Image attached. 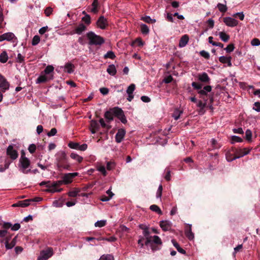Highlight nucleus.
<instances>
[{"mask_svg": "<svg viewBox=\"0 0 260 260\" xmlns=\"http://www.w3.org/2000/svg\"><path fill=\"white\" fill-rule=\"evenodd\" d=\"M143 234L146 238L145 244L146 245H148L151 239V236H150V233L149 231L148 228L143 231Z\"/></svg>", "mask_w": 260, "mask_h": 260, "instance_id": "obj_24", "label": "nucleus"}, {"mask_svg": "<svg viewBox=\"0 0 260 260\" xmlns=\"http://www.w3.org/2000/svg\"><path fill=\"white\" fill-rule=\"evenodd\" d=\"M28 150L30 153H34L36 150V145L34 144H30L28 147Z\"/></svg>", "mask_w": 260, "mask_h": 260, "instance_id": "obj_59", "label": "nucleus"}, {"mask_svg": "<svg viewBox=\"0 0 260 260\" xmlns=\"http://www.w3.org/2000/svg\"><path fill=\"white\" fill-rule=\"evenodd\" d=\"M159 225L164 231H168L171 229V223L169 221H161L159 223Z\"/></svg>", "mask_w": 260, "mask_h": 260, "instance_id": "obj_19", "label": "nucleus"}, {"mask_svg": "<svg viewBox=\"0 0 260 260\" xmlns=\"http://www.w3.org/2000/svg\"><path fill=\"white\" fill-rule=\"evenodd\" d=\"M99 122L102 126V127L103 128H106L107 129H109L111 128V126H110V125H108L106 124V123L105 122V121L103 119V118H100V120H99Z\"/></svg>", "mask_w": 260, "mask_h": 260, "instance_id": "obj_56", "label": "nucleus"}, {"mask_svg": "<svg viewBox=\"0 0 260 260\" xmlns=\"http://www.w3.org/2000/svg\"><path fill=\"white\" fill-rule=\"evenodd\" d=\"M106 220H100L98 221L94 224L95 226L96 227H103L106 225Z\"/></svg>", "mask_w": 260, "mask_h": 260, "instance_id": "obj_55", "label": "nucleus"}, {"mask_svg": "<svg viewBox=\"0 0 260 260\" xmlns=\"http://www.w3.org/2000/svg\"><path fill=\"white\" fill-rule=\"evenodd\" d=\"M252 138V132L251 131L248 129L246 130L245 132V139L248 141H250L251 140Z\"/></svg>", "mask_w": 260, "mask_h": 260, "instance_id": "obj_49", "label": "nucleus"}, {"mask_svg": "<svg viewBox=\"0 0 260 260\" xmlns=\"http://www.w3.org/2000/svg\"><path fill=\"white\" fill-rule=\"evenodd\" d=\"M86 36L89 40L88 44L90 45L101 46L105 42L104 38L96 35L93 31L87 33Z\"/></svg>", "mask_w": 260, "mask_h": 260, "instance_id": "obj_3", "label": "nucleus"}, {"mask_svg": "<svg viewBox=\"0 0 260 260\" xmlns=\"http://www.w3.org/2000/svg\"><path fill=\"white\" fill-rule=\"evenodd\" d=\"M66 71L68 73H72L74 72V66L73 64L71 63H67L66 64L65 66Z\"/></svg>", "mask_w": 260, "mask_h": 260, "instance_id": "obj_32", "label": "nucleus"}, {"mask_svg": "<svg viewBox=\"0 0 260 260\" xmlns=\"http://www.w3.org/2000/svg\"><path fill=\"white\" fill-rule=\"evenodd\" d=\"M53 9L51 7H47L45 9L44 13L46 16H49L52 13Z\"/></svg>", "mask_w": 260, "mask_h": 260, "instance_id": "obj_60", "label": "nucleus"}, {"mask_svg": "<svg viewBox=\"0 0 260 260\" xmlns=\"http://www.w3.org/2000/svg\"><path fill=\"white\" fill-rule=\"evenodd\" d=\"M97 170L99 172H101L104 176H106L107 175V172H106L105 166H100L98 167Z\"/></svg>", "mask_w": 260, "mask_h": 260, "instance_id": "obj_52", "label": "nucleus"}, {"mask_svg": "<svg viewBox=\"0 0 260 260\" xmlns=\"http://www.w3.org/2000/svg\"><path fill=\"white\" fill-rule=\"evenodd\" d=\"M15 37V35L12 32H6L0 36V42L4 40L10 41Z\"/></svg>", "mask_w": 260, "mask_h": 260, "instance_id": "obj_18", "label": "nucleus"}, {"mask_svg": "<svg viewBox=\"0 0 260 260\" xmlns=\"http://www.w3.org/2000/svg\"><path fill=\"white\" fill-rule=\"evenodd\" d=\"M40 41V37L38 35H36L34 37L31 44L33 46L37 45Z\"/></svg>", "mask_w": 260, "mask_h": 260, "instance_id": "obj_48", "label": "nucleus"}, {"mask_svg": "<svg viewBox=\"0 0 260 260\" xmlns=\"http://www.w3.org/2000/svg\"><path fill=\"white\" fill-rule=\"evenodd\" d=\"M173 80V78L171 75L168 76L166 77L164 79V82L165 83H171Z\"/></svg>", "mask_w": 260, "mask_h": 260, "instance_id": "obj_62", "label": "nucleus"}, {"mask_svg": "<svg viewBox=\"0 0 260 260\" xmlns=\"http://www.w3.org/2000/svg\"><path fill=\"white\" fill-rule=\"evenodd\" d=\"M114 116L118 118L123 124H125L127 122L123 111L118 107L110 108L104 114L105 118L106 119L107 121L109 122L113 120Z\"/></svg>", "mask_w": 260, "mask_h": 260, "instance_id": "obj_1", "label": "nucleus"}, {"mask_svg": "<svg viewBox=\"0 0 260 260\" xmlns=\"http://www.w3.org/2000/svg\"><path fill=\"white\" fill-rule=\"evenodd\" d=\"M54 70V68L52 66H48L44 70V72L45 74L48 75L50 74L51 73L53 72Z\"/></svg>", "mask_w": 260, "mask_h": 260, "instance_id": "obj_46", "label": "nucleus"}, {"mask_svg": "<svg viewBox=\"0 0 260 260\" xmlns=\"http://www.w3.org/2000/svg\"><path fill=\"white\" fill-rule=\"evenodd\" d=\"M172 242L174 246V247L177 249L178 251L182 254H185L186 251L184 249L182 248L179 244L176 242V241L174 239L172 240Z\"/></svg>", "mask_w": 260, "mask_h": 260, "instance_id": "obj_27", "label": "nucleus"}, {"mask_svg": "<svg viewBox=\"0 0 260 260\" xmlns=\"http://www.w3.org/2000/svg\"><path fill=\"white\" fill-rule=\"evenodd\" d=\"M100 92L103 95L107 94L109 92V89L106 87H102L100 88Z\"/></svg>", "mask_w": 260, "mask_h": 260, "instance_id": "obj_61", "label": "nucleus"}, {"mask_svg": "<svg viewBox=\"0 0 260 260\" xmlns=\"http://www.w3.org/2000/svg\"><path fill=\"white\" fill-rule=\"evenodd\" d=\"M182 113V111H180L178 109H176L174 112H173V114H172V116L174 117V118L175 119V120H178L180 116V115Z\"/></svg>", "mask_w": 260, "mask_h": 260, "instance_id": "obj_40", "label": "nucleus"}, {"mask_svg": "<svg viewBox=\"0 0 260 260\" xmlns=\"http://www.w3.org/2000/svg\"><path fill=\"white\" fill-rule=\"evenodd\" d=\"M225 155H226V158L228 161H232L233 160L237 159V158H236V155L234 154H233L231 152L228 151L226 153Z\"/></svg>", "mask_w": 260, "mask_h": 260, "instance_id": "obj_36", "label": "nucleus"}, {"mask_svg": "<svg viewBox=\"0 0 260 260\" xmlns=\"http://www.w3.org/2000/svg\"><path fill=\"white\" fill-rule=\"evenodd\" d=\"M126 134V131L123 128H120L118 130L115 135V141L119 143L122 142Z\"/></svg>", "mask_w": 260, "mask_h": 260, "instance_id": "obj_14", "label": "nucleus"}, {"mask_svg": "<svg viewBox=\"0 0 260 260\" xmlns=\"http://www.w3.org/2000/svg\"><path fill=\"white\" fill-rule=\"evenodd\" d=\"M90 126L91 127V132L92 134H95L100 128V125L95 120H92L90 121Z\"/></svg>", "mask_w": 260, "mask_h": 260, "instance_id": "obj_20", "label": "nucleus"}, {"mask_svg": "<svg viewBox=\"0 0 260 260\" xmlns=\"http://www.w3.org/2000/svg\"><path fill=\"white\" fill-rule=\"evenodd\" d=\"M17 236L15 237L10 243L5 242V246L7 249H10L14 247L16 244Z\"/></svg>", "mask_w": 260, "mask_h": 260, "instance_id": "obj_26", "label": "nucleus"}, {"mask_svg": "<svg viewBox=\"0 0 260 260\" xmlns=\"http://www.w3.org/2000/svg\"><path fill=\"white\" fill-rule=\"evenodd\" d=\"M191 85L193 88L196 90H200L202 88V84L199 83H197L196 82H193L191 83Z\"/></svg>", "mask_w": 260, "mask_h": 260, "instance_id": "obj_47", "label": "nucleus"}, {"mask_svg": "<svg viewBox=\"0 0 260 260\" xmlns=\"http://www.w3.org/2000/svg\"><path fill=\"white\" fill-rule=\"evenodd\" d=\"M185 235L189 240H192L194 239V234L192 232L191 224H185Z\"/></svg>", "mask_w": 260, "mask_h": 260, "instance_id": "obj_13", "label": "nucleus"}, {"mask_svg": "<svg viewBox=\"0 0 260 260\" xmlns=\"http://www.w3.org/2000/svg\"><path fill=\"white\" fill-rule=\"evenodd\" d=\"M100 7L101 6L99 1L93 0V2L91 5V8L90 9V12L96 14L99 12Z\"/></svg>", "mask_w": 260, "mask_h": 260, "instance_id": "obj_15", "label": "nucleus"}, {"mask_svg": "<svg viewBox=\"0 0 260 260\" xmlns=\"http://www.w3.org/2000/svg\"><path fill=\"white\" fill-rule=\"evenodd\" d=\"M251 44L252 46H258L260 45V41L258 39L254 38L251 40Z\"/></svg>", "mask_w": 260, "mask_h": 260, "instance_id": "obj_63", "label": "nucleus"}, {"mask_svg": "<svg viewBox=\"0 0 260 260\" xmlns=\"http://www.w3.org/2000/svg\"><path fill=\"white\" fill-rule=\"evenodd\" d=\"M250 151V149L247 148L237 149V153L236 154V158H239L243 157V156L248 154Z\"/></svg>", "mask_w": 260, "mask_h": 260, "instance_id": "obj_17", "label": "nucleus"}, {"mask_svg": "<svg viewBox=\"0 0 260 260\" xmlns=\"http://www.w3.org/2000/svg\"><path fill=\"white\" fill-rule=\"evenodd\" d=\"M68 146L72 149L78 150V147L79 146V144L78 143L70 142L68 144Z\"/></svg>", "mask_w": 260, "mask_h": 260, "instance_id": "obj_45", "label": "nucleus"}, {"mask_svg": "<svg viewBox=\"0 0 260 260\" xmlns=\"http://www.w3.org/2000/svg\"><path fill=\"white\" fill-rule=\"evenodd\" d=\"M231 143L234 144L236 142H242L243 141V139L238 136H233L231 137Z\"/></svg>", "mask_w": 260, "mask_h": 260, "instance_id": "obj_41", "label": "nucleus"}, {"mask_svg": "<svg viewBox=\"0 0 260 260\" xmlns=\"http://www.w3.org/2000/svg\"><path fill=\"white\" fill-rule=\"evenodd\" d=\"M107 72L111 75L114 76L116 74V70L114 64H110L108 66Z\"/></svg>", "mask_w": 260, "mask_h": 260, "instance_id": "obj_29", "label": "nucleus"}, {"mask_svg": "<svg viewBox=\"0 0 260 260\" xmlns=\"http://www.w3.org/2000/svg\"><path fill=\"white\" fill-rule=\"evenodd\" d=\"M18 165L19 171L23 174H27L31 172L30 169H27L30 166V161L28 158H20Z\"/></svg>", "mask_w": 260, "mask_h": 260, "instance_id": "obj_4", "label": "nucleus"}, {"mask_svg": "<svg viewBox=\"0 0 260 260\" xmlns=\"http://www.w3.org/2000/svg\"><path fill=\"white\" fill-rule=\"evenodd\" d=\"M150 209L151 211H154V212L158 213L159 215H161L162 214V212L161 210H160V208L156 205H151L150 207Z\"/></svg>", "mask_w": 260, "mask_h": 260, "instance_id": "obj_34", "label": "nucleus"}, {"mask_svg": "<svg viewBox=\"0 0 260 260\" xmlns=\"http://www.w3.org/2000/svg\"><path fill=\"white\" fill-rule=\"evenodd\" d=\"M162 185H159L158 186V188L157 189L156 197L157 198H160L161 199V196H162Z\"/></svg>", "mask_w": 260, "mask_h": 260, "instance_id": "obj_50", "label": "nucleus"}, {"mask_svg": "<svg viewBox=\"0 0 260 260\" xmlns=\"http://www.w3.org/2000/svg\"><path fill=\"white\" fill-rule=\"evenodd\" d=\"M7 154L10 156L12 160L16 159L18 156V152L14 149L13 146L9 145L7 149Z\"/></svg>", "mask_w": 260, "mask_h": 260, "instance_id": "obj_10", "label": "nucleus"}, {"mask_svg": "<svg viewBox=\"0 0 260 260\" xmlns=\"http://www.w3.org/2000/svg\"><path fill=\"white\" fill-rule=\"evenodd\" d=\"M151 241L149 245L150 246L151 249L153 251L159 250L160 248L158 246L162 244L160 238L157 236H151Z\"/></svg>", "mask_w": 260, "mask_h": 260, "instance_id": "obj_5", "label": "nucleus"}, {"mask_svg": "<svg viewBox=\"0 0 260 260\" xmlns=\"http://www.w3.org/2000/svg\"><path fill=\"white\" fill-rule=\"evenodd\" d=\"M200 54L202 57H204L205 58L208 59L210 58V54L209 53L205 51V50H202L200 52Z\"/></svg>", "mask_w": 260, "mask_h": 260, "instance_id": "obj_54", "label": "nucleus"}, {"mask_svg": "<svg viewBox=\"0 0 260 260\" xmlns=\"http://www.w3.org/2000/svg\"><path fill=\"white\" fill-rule=\"evenodd\" d=\"M166 174L165 176V179L169 181L171 180V171L169 169H166Z\"/></svg>", "mask_w": 260, "mask_h": 260, "instance_id": "obj_58", "label": "nucleus"}, {"mask_svg": "<svg viewBox=\"0 0 260 260\" xmlns=\"http://www.w3.org/2000/svg\"><path fill=\"white\" fill-rule=\"evenodd\" d=\"M141 20L148 23H153L156 21L155 19H151L150 17L148 16L142 17Z\"/></svg>", "mask_w": 260, "mask_h": 260, "instance_id": "obj_39", "label": "nucleus"}, {"mask_svg": "<svg viewBox=\"0 0 260 260\" xmlns=\"http://www.w3.org/2000/svg\"><path fill=\"white\" fill-rule=\"evenodd\" d=\"M223 21L227 26L230 27H235L238 24V20L230 17L223 18Z\"/></svg>", "mask_w": 260, "mask_h": 260, "instance_id": "obj_12", "label": "nucleus"}, {"mask_svg": "<svg viewBox=\"0 0 260 260\" xmlns=\"http://www.w3.org/2000/svg\"><path fill=\"white\" fill-rule=\"evenodd\" d=\"M141 31L142 33L144 35H147L149 32V29L147 25L145 24H142L140 25Z\"/></svg>", "mask_w": 260, "mask_h": 260, "instance_id": "obj_35", "label": "nucleus"}, {"mask_svg": "<svg viewBox=\"0 0 260 260\" xmlns=\"http://www.w3.org/2000/svg\"><path fill=\"white\" fill-rule=\"evenodd\" d=\"M63 184H64L63 179L62 180H58L51 182V185H50L51 188L47 189V191L51 193H54L56 192H60L62 190V188L58 189V187Z\"/></svg>", "mask_w": 260, "mask_h": 260, "instance_id": "obj_6", "label": "nucleus"}, {"mask_svg": "<svg viewBox=\"0 0 260 260\" xmlns=\"http://www.w3.org/2000/svg\"><path fill=\"white\" fill-rule=\"evenodd\" d=\"M136 88V86L134 84H131L128 87L126 90V92L128 94H133V92L134 91Z\"/></svg>", "mask_w": 260, "mask_h": 260, "instance_id": "obj_43", "label": "nucleus"}, {"mask_svg": "<svg viewBox=\"0 0 260 260\" xmlns=\"http://www.w3.org/2000/svg\"><path fill=\"white\" fill-rule=\"evenodd\" d=\"M219 36L221 40L224 42H227L230 39V36L223 31L219 32Z\"/></svg>", "mask_w": 260, "mask_h": 260, "instance_id": "obj_31", "label": "nucleus"}, {"mask_svg": "<svg viewBox=\"0 0 260 260\" xmlns=\"http://www.w3.org/2000/svg\"><path fill=\"white\" fill-rule=\"evenodd\" d=\"M198 80L201 82L205 84H209L210 81V78L208 74L205 72L198 75Z\"/></svg>", "mask_w": 260, "mask_h": 260, "instance_id": "obj_16", "label": "nucleus"}, {"mask_svg": "<svg viewBox=\"0 0 260 260\" xmlns=\"http://www.w3.org/2000/svg\"><path fill=\"white\" fill-rule=\"evenodd\" d=\"M253 109L257 112H260V102H255Z\"/></svg>", "mask_w": 260, "mask_h": 260, "instance_id": "obj_64", "label": "nucleus"}, {"mask_svg": "<svg viewBox=\"0 0 260 260\" xmlns=\"http://www.w3.org/2000/svg\"><path fill=\"white\" fill-rule=\"evenodd\" d=\"M217 7L219 11L222 13H225L228 10V8L226 5H224L221 3H218L217 5Z\"/></svg>", "mask_w": 260, "mask_h": 260, "instance_id": "obj_38", "label": "nucleus"}, {"mask_svg": "<svg viewBox=\"0 0 260 260\" xmlns=\"http://www.w3.org/2000/svg\"><path fill=\"white\" fill-rule=\"evenodd\" d=\"M235 48L234 45L233 44H230L227 46V47L224 49L227 53H230L232 52Z\"/></svg>", "mask_w": 260, "mask_h": 260, "instance_id": "obj_53", "label": "nucleus"}, {"mask_svg": "<svg viewBox=\"0 0 260 260\" xmlns=\"http://www.w3.org/2000/svg\"><path fill=\"white\" fill-rule=\"evenodd\" d=\"M52 78H48L46 75H40L37 79V83H45L49 80L51 79Z\"/></svg>", "mask_w": 260, "mask_h": 260, "instance_id": "obj_28", "label": "nucleus"}, {"mask_svg": "<svg viewBox=\"0 0 260 260\" xmlns=\"http://www.w3.org/2000/svg\"><path fill=\"white\" fill-rule=\"evenodd\" d=\"M8 59V56L6 51H3L0 54V62L2 63H5Z\"/></svg>", "mask_w": 260, "mask_h": 260, "instance_id": "obj_30", "label": "nucleus"}, {"mask_svg": "<svg viewBox=\"0 0 260 260\" xmlns=\"http://www.w3.org/2000/svg\"><path fill=\"white\" fill-rule=\"evenodd\" d=\"M29 202H30V199H27V200H25L23 201H20L16 204H14L12 205V206L13 207H27L29 205Z\"/></svg>", "mask_w": 260, "mask_h": 260, "instance_id": "obj_22", "label": "nucleus"}, {"mask_svg": "<svg viewBox=\"0 0 260 260\" xmlns=\"http://www.w3.org/2000/svg\"><path fill=\"white\" fill-rule=\"evenodd\" d=\"M55 157L56 165L59 171L71 170V165L69 162V158L64 151H58L56 154Z\"/></svg>", "mask_w": 260, "mask_h": 260, "instance_id": "obj_2", "label": "nucleus"}, {"mask_svg": "<svg viewBox=\"0 0 260 260\" xmlns=\"http://www.w3.org/2000/svg\"><path fill=\"white\" fill-rule=\"evenodd\" d=\"M70 157L72 159L76 160L79 163H81L83 159V158L82 156H79V155L75 153H72L70 155Z\"/></svg>", "mask_w": 260, "mask_h": 260, "instance_id": "obj_33", "label": "nucleus"}, {"mask_svg": "<svg viewBox=\"0 0 260 260\" xmlns=\"http://www.w3.org/2000/svg\"><path fill=\"white\" fill-rule=\"evenodd\" d=\"M78 175V173H69L64 174L63 176L62 177L63 182H64V184H69L71 183L73 179L77 176Z\"/></svg>", "mask_w": 260, "mask_h": 260, "instance_id": "obj_8", "label": "nucleus"}, {"mask_svg": "<svg viewBox=\"0 0 260 260\" xmlns=\"http://www.w3.org/2000/svg\"><path fill=\"white\" fill-rule=\"evenodd\" d=\"M99 260H114L113 256L110 254L103 255Z\"/></svg>", "mask_w": 260, "mask_h": 260, "instance_id": "obj_51", "label": "nucleus"}, {"mask_svg": "<svg viewBox=\"0 0 260 260\" xmlns=\"http://www.w3.org/2000/svg\"><path fill=\"white\" fill-rule=\"evenodd\" d=\"M53 254V250L51 248H49L46 250L41 251L40 255L38 258V260H47Z\"/></svg>", "mask_w": 260, "mask_h": 260, "instance_id": "obj_7", "label": "nucleus"}, {"mask_svg": "<svg viewBox=\"0 0 260 260\" xmlns=\"http://www.w3.org/2000/svg\"><path fill=\"white\" fill-rule=\"evenodd\" d=\"M53 205L56 207H61L63 205V201L55 200L53 201Z\"/></svg>", "mask_w": 260, "mask_h": 260, "instance_id": "obj_44", "label": "nucleus"}, {"mask_svg": "<svg viewBox=\"0 0 260 260\" xmlns=\"http://www.w3.org/2000/svg\"><path fill=\"white\" fill-rule=\"evenodd\" d=\"M231 59L232 57L231 56L226 57L222 56L219 58V60L220 62L222 63H227L229 67L232 66Z\"/></svg>", "mask_w": 260, "mask_h": 260, "instance_id": "obj_23", "label": "nucleus"}, {"mask_svg": "<svg viewBox=\"0 0 260 260\" xmlns=\"http://www.w3.org/2000/svg\"><path fill=\"white\" fill-rule=\"evenodd\" d=\"M189 41V37L187 35H184L183 36L181 37L179 43V46L180 47H185L188 42Z\"/></svg>", "mask_w": 260, "mask_h": 260, "instance_id": "obj_21", "label": "nucleus"}, {"mask_svg": "<svg viewBox=\"0 0 260 260\" xmlns=\"http://www.w3.org/2000/svg\"><path fill=\"white\" fill-rule=\"evenodd\" d=\"M79 192V190H74L70 191L68 192V194L69 197H76L78 195V193Z\"/></svg>", "mask_w": 260, "mask_h": 260, "instance_id": "obj_57", "label": "nucleus"}, {"mask_svg": "<svg viewBox=\"0 0 260 260\" xmlns=\"http://www.w3.org/2000/svg\"><path fill=\"white\" fill-rule=\"evenodd\" d=\"M82 20L87 25H89L91 23V17L89 15L86 14L85 16L82 18Z\"/></svg>", "mask_w": 260, "mask_h": 260, "instance_id": "obj_42", "label": "nucleus"}, {"mask_svg": "<svg viewBox=\"0 0 260 260\" xmlns=\"http://www.w3.org/2000/svg\"><path fill=\"white\" fill-rule=\"evenodd\" d=\"M86 29V26L83 23L80 24L75 29V32L81 35Z\"/></svg>", "mask_w": 260, "mask_h": 260, "instance_id": "obj_25", "label": "nucleus"}, {"mask_svg": "<svg viewBox=\"0 0 260 260\" xmlns=\"http://www.w3.org/2000/svg\"><path fill=\"white\" fill-rule=\"evenodd\" d=\"M96 25L100 28L105 29L108 26V20L104 16H101L96 21Z\"/></svg>", "mask_w": 260, "mask_h": 260, "instance_id": "obj_9", "label": "nucleus"}, {"mask_svg": "<svg viewBox=\"0 0 260 260\" xmlns=\"http://www.w3.org/2000/svg\"><path fill=\"white\" fill-rule=\"evenodd\" d=\"M10 84L7 79L3 75L0 74V88L2 89L3 92L9 89Z\"/></svg>", "mask_w": 260, "mask_h": 260, "instance_id": "obj_11", "label": "nucleus"}, {"mask_svg": "<svg viewBox=\"0 0 260 260\" xmlns=\"http://www.w3.org/2000/svg\"><path fill=\"white\" fill-rule=\"evenodd\" d=\"M104 57L105 59L110 58L112 59H114L116 57V56L114 52H113L112 51H109L107 52L106 54L104 55Z\"/></svg>", "mask_w": 260, "mask_h": 260, "instance_id": "obj_37", "label": "nucleus"}]
</instances>
